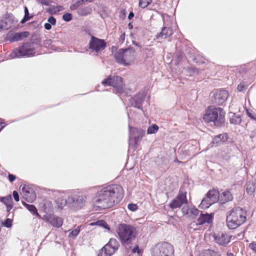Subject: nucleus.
I'll return each instance as SVG.
<instances>
[{
    "label": "nucleus",
    "instance_id": "nucleus-1",
    "mask_svg": "<svg viewBox=\"0 0 256 256\" xmlns=\"http://www.w3.org/2000/svg\"><path fill=\"white\" fill-rule=\"evenodd\" d=\"M122 196V189L120 186H109L98 192L93 200L94 206L100 209L109 208L118 204Z\"/></svg>",
    "mask_w": 256,
    "mask_h": 256
},
{
    "label": "nucleus",
    "instance_id": "nucleus-2",
    "mask_svg": "<svg viewBox=\"0 0 256 256\" xmlns=\"http://www.w3.org/2000/svg\"><path fill=\"white\" fill-rule=\"evenodd\" d=\"M116 232L123 246H128L132 244L138 235L136 228L126 224H119L116 228Z\"/></svg>",
    "mask_w": 256,
    "mask_h": 256
},
{
    "label": "nucleus",
    "instance_id": "nucleus-3",
    "mask_svg": "<svg viewBox=\"0 0 256 256\" xmlns=\"http://www.w3.org/2000/svg\"><path fill=\"white\" fill-rule=\"evenodd\" d=\"M246 212L240 207L233 208L226 216V224L230 229H235L246 220Z\"/></svg>",
    "mask_w": 256,
    "mask_h": 256
},
{
    "label": "nucleus",
    "instance_id": "nucleus-4",
    "mask_svg": "<svg viewBox=\"0 0 256 256\" xmlns=\"http://www.w3.org/2000/svg\"><path fill=\"white\" fill-rule=\"evenodd\" d=\"M226 113L222 108L209 106L203 116L206 122H212L216 126H222L225 122Z\"/></svg>",
    "mask_w": 256,
    "mask_h": 256
},
{
    "label": "nucleus",
    "instance_id": "nucleus-5",
    "mask_svg": "<svg viewBox=\"0 0 256 256\" xmlns=\"http://www.w3.org/2000/svg\"><path fill=\"white\" fill-rule=\"evenodd\" d=\"M136 56V52L133 48H120L114 54L116 60L124 66L132 64Z\"/></svg>",
    "mask_w": 256,
    "mask_h": 256
},
{
    "label": "nucleus",
    "instance_id": "nucleus-6",
    "mask_svg": "<svg viewBox=\"0 0 256 256\" xmlns=\"http://www.w3.org/2000/svg\"><path fill=\"white\" fill-rule=\"evenodd\" d=\"M152 256H174V248L167 242H160L152 249Z\"/></svg>",
    "mask_w": 256,
    "mask_h": 256
},
{
    "label": "nucleus",
    "instance_id": "nucleus-7",
    "mask_svg": "<svg viewBox=\"0 0 256 256\" xmlns=\"http://www.w3.org/2000/svg\"><path fill=\"white\" fill-rule=\"evenodd\" d=\"M102 84L104 86H112L118 94H122L124 92V85L123 84L122 78L116 76L112 77L108 76L107 78L104 80Z\"/></svg>",
    "mask_w": 256,
    "mask_h": 256
},
{
    "label": "nucleus",
    "instance_id": "nucleus-8",
    "mask_svg": "<svg viewBox=\"0 0 256 256\" xmlns=\"http://www.w3.org/2000/svg\"><path fill=\"white\" fill-rule=\"evenodd\" d=\"M59 193L60 195L62 196L66 197V196H68V204H70L72 206L76 208H80L84 204V200L82 196L76 195L70 196V195H72V190L59 192Z\"/></svg>",
    "mask_w": 256,
    "mask_h": 256
},
{
    "label": "nucleus",
    "instance_id": "nucleus-9",
    "mask_svg": "<svg viewBox=\"0 0 256 256\" xmlns=\"http://www.w3.org/2000/svg\"><path fill=\"white\" fill-rule=\"evenodd\" d=\"M34 48L28 44H24L18 48L14 49L12 52L10 56L11 58H18L22 56H34Z\"/></svg>",
    "mask_w": 256,
    "mask_h": 256
},
{
    "label": "nucleus",
    "instance_id": "nucleus-10",
    "mask_svg": "<svg viewBox=\"0 0 256 256\" xmlns=\"http://www.w3.org/2000/svg\"><path fill=\"white\" fill-rule=\"evenodd\" d=\"M120 244L115 238H110L100 251L98 256H111L118 248Z\"/></svg>",
    "mask_w": 256,
    "mask_h": 256
},
{
    "label": "nucleus",
    "instance_id": "nucleus-11",
    "mask_svg": "<svg viewBox=\"0 0 256 256\" xmlns=\"http://www.w3.org/2000/svg\"><path fill=\"white\" fill-rule=\"evenodd\" d=\"M130 129V144L135 148L137 144L140 141L144 134V131L142 129L132 128L129 126Z\"/></svg>",
    "mask_w": 256,
    "mask_h": 256
},
{
    "label": "nucleus",
    "instance_id": "nucleus-12",
    "mask_svg": "<svg viewBox=\"0 0 256 256\" xmlns=\"http://www.w3.org/2000/svg\"><path fill=\"white\" fill-rule=\"evenodd\" d=\"M106 46V42L104 40L98 38L94 36H92L91 40L89 42V48L98 52L104 50Z\"/></svg>",
    "mask_w": 256,
    "mask_h": 256
},
{
    "label": "nucleus",
    "instance_id": "nucleus-13",
    "mask_svg": "<svg viewBox=\"0 0 256 256\" xmlns=\"http://www.w3.org/2000/svg\"><path fill=\"white\" fill-rule=\"evenodd\" d=\"M228 92L226 90H217L213 94L212 101L214 104L222 105L228 99Z\"/></svg>",
    "mask_w": 256,
    "mask_h": 256
},
{
    "label": "nucleus",
    "instance_id": "nucleus-14",
    "mask_svg": "<svg viewBox=\"0 0 256 256\" xmlns=\"http://www.w3.org/2000/svg\"><path fill=\"white\" fill-rule=\"evenodd\" d=\"M186 194V192L180 190L178 196L170 204L169 206L171 208L174 209L180 208L184 204H187Z\"/></svg>",
    "mask_w": 256,
    "mask_h": 256
},
{
    "label": "nucleus",
    "instance_id": "nucleus-15",
    "mask_svg": "<svg viewBox=\"0 0 256 256\" xmlns=\"http://www.w3.org/2000/svg\"><path fill=\"white\" fill-rule=\"evenodd\" d=\"M44 220L49 222L52 226L56 228H60L63 224L62 218L53 214H48L44 216Z\"/></svg>",
    "mask_w": 256,
    "mask_h": 256
},
{
    "label": "nucleus",
    "instance_id": "nucleus-16",
    "mask_svg": "<svg viewBox=\"0 0 256 256\" xmlns=\"http://www.w3.org/2000/svg\"><path fill=\"white\" fill-rule=\"evenodd\" d=\"M22 198L29 202H32L36 198V194L32 189L28 186H24L22 190Z\"/></svg>",
    "mask_w": 256,
    "mask_h": 256
},
{
    "label": "nucleus",
    "instance_id": "nucleus-17",
    "mask_svg": "<svg viewBox=\"0 0 256 256\" xmlns=\"http://www.w3.org/2000/svg\"><path fill=\"white\" fill-rule=\"evenodd\" d=\"M145 98V94L144 92H140L131 98L130 102L132 106L137 108L138 109H142V104Z\"/></svg>",
    "mask_w": 256,
    "mask_h": 256
},
{
    "label": "nucleus",
    "instance_id": "nucleus-18",
    "mask_svg": "<svg viewBox=\"0 0 256 256\" xmlns=\"http://www.w3.org/2000/svg\"><path fill=\"white\" fill-rule=\"evenodd\" d=\"M214 240L218 244L226 246L230 242V236L226 233L221 232L215 236Z\"/></svg>",
    "mask_w": 256,
    "mask_h": 256
},
{
    "label": "nucleus",
    "instance_id": "nucleus-19",
    "mask_svg": "<svg viewBox=\"0 0 256 256\" xmlns=\"http://www.w3.org/2000/svg\"><path fill=\"white\" fill-rule=\"evenodd\" d=\"M213 214H201L197 220L198 225H201L204 223H210L212 222Z\"/></svg>",
    "mask_w": 256,
    "mask_h": 256
},
{
    "label": "nucleus",
    "instance_id": "nucleus-20",
    "mask_svg": "<svg viewBox=\"0 0 256 256\" xmlns=\"http://www.w3.org/2000/svg\"><path fill=\"white\" fill-rule=\"evenodd\" d=\"M228 139V135L227 134H221L214 136L211 144H216V146H219L226 142Z\"/></svg>",
    "mask_w": 256,
    "mask_h": 256
},
{
    "label": "nucleus",
    "instance_id": "nucleus-21",
    "mask_svg": "<svg viewBox=\"0 0 256 256\" xmlns=\"http://www.w3.org/2000/svg\"><path fill=\"white\" fill-rule=\"evenodd\" d=\"M30 34L28 32H23L14 34L12 36H9V40L10 42H17L24 38H27Z\"/></svg>",
    "mask_w": 256,
    "mask_h": 256
},
{
    "label": "nucleus",
    "instance_id": "nucleus-22",
    "mask_svg": "<svg viewBox=\"0 0 256 256\" xmlns=\"http://www.w3.org/2000/svg\"><path fill=\"white\" fill-rule=\"evenodd\" d=\"M206 196V200H210V202L214 204L218 200L219 192L216 190H210L208 192Z\"/></svg>",
    "mask_w": 256,
    "mask_h": 256
},
{
    "label": "nucleus",
    "instance_id": "nucleus-23",
    "mask_svg": "<svg viewBox=\"0 0 256 256\" xmlns=\"http://www.w3.org/2000/svg\"><path fill=\"white\" fill-rule=\"evenodd\" d=\"M173 34L172 30L170 28L164 27L162 28L161 32L156 34V38H165L167 37L171 36Z\"/></svg>",
    "mask_w": 256,
    "mask_h": 256
},
{
    "label": "nucleus",
    "instance_id": "nucleus-24",
    "mask_svg": "<svg viewBox=\"0 0 256 256\" xmlns=\"http://www.w3.org/2000/svg\"><path fill=\"white\" fill-rule=\"evenodd\" d=\"M182 211L184 214H189L190 216L193 215L194 216H198L199 214V210L196 208H185L184 207L182 208Z\"/></svg>",
    "mask_w": 256,
    "mask_h": 256
},
{
    "label": "nucleus",
    "instance_id": "nucleus-25",
    "mask_svg": "<svg viewBox=\"0 0 256 256\" xmlns=\"http://www.w3.org/2000/svg\"><path fill=\"white\" fill-rule=\"evenodd\" d=\"M90 226H98L100 227H102L106 229L108 231L110 230V228L108 226L106 222L103 220H99L96 222H92L90 224Z\"/></svg>",
    "mask_w": 256,
    "mask_h": 256
},
{
    "label": "nucleus",
    "instance_id": "nucleus-26",
    "mask_svg": "<svg viewBox=\"0 0 256 256\" xmlns=\"http://www.w3.org/2000/svg\"><path fill=\"white\" fill-rule=\"evenodd\" d=\"M222 200L223 201L224 203L232 200L233 197L229 191H225L222 192Z\"/></svg>",
    "mask_w": 256,
    "mask_h": 256
},
{
    "label": "nucleus",
    "instance_id": "nucleus-27",
    "mask_svg": "<svg viewBox=\"0 0 256 256\" xmlns=\"http://www.w3.org/2000/svg\"><path fill=\"white\" fill-rule=\"evenodd\" d=\"M214 204L212 202H210V200H206V196L202 200L200 207L202 209H206L210 207V206Z\"/></svg>",
    "mask_w": 256,
    "mask_h": 256
},
{
    "label": "nucleus",
    "instance_id": "nucleus-28",
    "mask_svg": "<svg viewBox=\"0 0 256 256\" xmlns=\"http://www.w3.org/2000/svg\"><path fill=\"white\" fill-rule=\"evenodd\" d=\"M0 20L3 25L4 30H8L11 27L12 22L10 18H6Z\"/></svg>",
    "mask_w": 256,
    "mask_h": 256
},
{
    "label": "nucleus",
    "instance_id": "nucleus-29",
    "mask_svg": "<svg viewBox=\"0 0 256 256\" xmlns=\"http://www.w3.org/2000/svg\"><path fill=\"white\" fill-rule=\"evenodd\" d=\"M241 121L242 119L239 115H236L235 114H234L230 118V122L231 124H240Z\"/></svg>",
    "mask_w": 256,
    "mask_h": 256
},
{
    "label": "nucleus",
    "instance_id": "nucleus-30",
    "mask_svg": "<svg viewBox=\"0 0 256 256\" xmlns=\"http://www.w3.org/2000/svg\"><path fill=\"white\" fill-rule=\"evenodd\" d=\"M256 186L253 182H248L246 184V192L250 194H252L255 190Z\"/></svg>",
    "mask_w": 256,
    "mask_h": 256
},
{
    "label": "nucleus",
    "instance_id": "nucleus-31",
    "mask_svg": "<svg viewBox=\"0 0 256 256\" xmlns=\"http://www.w3.org/2000/svg\"><path fill=\"white\" fill-rule=\"evenodd\" d=\"M27 209L30 210L32 213L34 214H36L37 216H40L39 214L38 213L37 210L36 208L32 204H28L26 203L24 204Z\"/></svg>",
    "mask_w": 256,
    "mask_h": 256
},
{
    "label": "nucleus",
    "instance_id": "nucleus-32",
    "mask_svg": "<svg viewBox=\"0 0 256 256\" xmlns=\"http://www.w3.org/2000/svg\"><path fill=\"white\" fill-rule=\"evenodd\" d=\"M56 203L58 208L60 209H62V208L66 205L68 202L66 198H62L58 200Z\"/></svg>",
    "mask_w": 256,
    "mask_h": 256
},
{
    "label": "nucleus",
    "instance_id": "nucleus-33",
    "mask_svg": "<svg viewBox=\"0 0 256 256\" xmlns=\"http://www.w3.org/2000/svg\"><path fill=\"white\" fill-rule=\"evenodd\" d=\"M158 129V127L156 124H152L148 128L147 130V132L148 134H154L157 132Z\"/></svg>",
    "mask_w": 256,
    "mask_h": 256
},
{
    "label": "nucleus",
    "instance_id": "nucleus-34",
    "mask_svg": "<svg viewBox=\"0 0 256 256\" xmlns=\"http://www.w3.org/2000/svg\"><path fill=\"white\" fill-rule=\"evenodd\" d=\"M0 201L4 203L6 205H7L10 203H12V196L11 195H8L6 197H2L0 198Z\"/></svg>",
    "mask_w": 256,
    "mask_h": 256
},
{
    "label": "nucleus",
    "instance_id": "nucleus-35",
    "mask_svg": "<svg viewBox=\"0 0 256 256\" xmlns=\"http://www.w3.org/2000/svg\"><path fill=\"white\" fill-rule=\"evenodd\" d=\"M199 256H217V254L214 252L206 250L201 253Z\"/></svg>",
    "mask_w": 256,
    "mask_h": 256
},
{
    "label": "nucleus",
    "instance_id": "nucleus-36",
    "mask_svg": "<svg viewBox=\"0 0 256 256\" xmlns=\"http://www.w3.org/2000/svg\"><path fill=\"white\" fill-rule=\"evenodd\" d=\"M30 18V17L29 16V13L28 8L25 6L24 8V18L22 20L20 21V22L22 24H24L26 21H28Z\"/></svg>",
    "mask_w": 256,
    "mask_h": 256
},
{
    "label": "nucleus",
    "instance_id": "nucleus-37",
    "mask_svg": "<svg viewBox=\"0 0 256 256\" xmlns=\"http://www.w3.org/2000/svg\"><path fill=\"white\" fill-rule=\"evenodd\" d=\"M152 0H140L139 6L142 8H146L151 2Z\"/></svg>",
    "mask_w": 256,
    "mask_h": 256
},
{
    "label": "nucleus",
    "instance_id": "nucleus-38",
    "mask_svg": "<svg viewBox=\"0 0 256 256\" xmlns=\"http://www.w3.org/2000/svg\"><path fill=\"white\" fill-rule=\"evenodd\" d=\"M78 13L81 16H86L89 13V9L88 8L79 9L78 11Z\"/></svg>",
    "mask_w": 256,
    "mask_h": 256
},
{
    "label": "nucleus",
    "instance_id": "nucleus-39",
    "mask_svg": "<svg viewBox=\"0 0 256 256\" xmlns=\"http://www.w3.org/2000/svg\"><path fill=\"white\" fill-rule=\"evenodd\" d=\"M80 231V227L78 226L76 229L73 230L69 234V236H76Z\"/></svg>",
    "mask_w": 256,
    "mask_h": 256
},
{
    "label": "nucleus",
    "instance_id": "nucleus-40",
    "mask_svg": "<svg viewBox=\"0 0 256 256\" xmlns=\"http://www.w3.org/2000/svg\"><path fill=\"white\" fill-rule=\"evenodd\" d=\"M94 0H82L78 1L76 4H74V5H72L70 6V8L72 10L76 9L77 8V6H78L79 5L81 4L84 1L88 2H92L94 1Z\"/></svg>",
    "mask_w": 256,
    "mask_h": 256
},
{
    "label": "nucleus",
    "instance_id": "nucleus-41",
    "mask_svg": "<svg viewBox=\"0 0 256 256\" xmlns=\"http://www.w3.org/2000/svg\"><path fill=\"white\" fill-rule=\"evenodd\" d=\"M72 16L70 13H66L62 16V19L66 22H70L72 20Z\"/></svg>",
    "mask_w": 256,
    "mask_h": 256
},
{
    "label": "nucleus",
    "instance_id": "nucleus-42",
    "mask_svg": "<svg viewBox=\"0 0 256 256\" xmlns=\"http://www.w3.org/2000/svg\"><path fill=\"white\" fill-rule=\"evenodd\" d=\"M128 210L132 212H134L137 210L138 207L136 204H130L128 206Z\"/></svg>",
    "mask_w": 256,
    "mask_h": 256
},
{
    "label": "nucleus",
    "instance_id": "nucleus-43",
    "mask_svg": "<svg viewBox=\"0 0 256 256\" xmlns=\"http://www.w3.org/2000/svg\"><path fill=\"white\" fill-rule=\"evenodd\" d=\"M4 226H6V228L10 227L12 225V220L10 218H6L4 223Z\"/></svg>",
    "mask_w": 256,
    "mask_h": 256
},
{
    "label": "nucleus",
    "instance_id": "nucleus-44",
    "mask_svg": "<svg viewBox=\"0 0 256 256\" xmlns=\"http://www.w3.org/2000/svg\"><path fill=\"white\" fill-rule=\"evenodd\" d=\"M246 114L252 120H256V114L252 113L248 110H246Z\"/></svg>",
    "mask_w": 256,
    "mask_h": 256
},
{
    "label": "nucleus",
    "instance_id": "nucleus-45",
    "mask_svg": "<svg viewBox=\"0 0 256 256\" xmlns=\"http://www.w3.org/2000/svg\"><path fill=\"white\" fill-rule=\"evenodd\" d=\"M48 24H50L51 25H54L56 23V20L54 17L51 16L48 18Z\"/></svg>",
    "mask_w": 256,
    "mask_h": 256
},
{
    "label": "nucleus",
    "instance_id": "nucleus-46",
    "mask_svg": "<svg viewBox=\"0 0 256 256\" xmlns=\"http://www.w3.org/2000/svg\"><path fill=\"white\" fill-rule=\"evenodd\" d=\"M248 247L256 253V243L252 242L249 244Z\"/></svg>",
    "mask_w": 256,
    "mask_h": 256
},
{
    "label": "nucleus",
    "instance_id": "nucleus-47",
    "mask_svg": "<svg viewBox=\"0 0 256 256\" xmlns=\"http://www.w3.org/2000/svg\"><path fill=\"white\" fill-rule=\"evenodd\" d=\"M12 194L14 200L16 202H18L20 199L18 192L16 190H14L12 192Z\"/></svg>",
    "mask_w": 256,
    "mask_h": 256
},
{
    "label": "nucleus",
    "instance_id": "nucleus-48",
    "mask_svg": "<svg viewBox=\"0 0 256 256\" xmlns=\"http://www.w3.org/2000/svg\"><path fill=\"white\" fill-rule=\"evenodd\" d=\"M245 89H246V86H244V84H240L238 85V86L237 87V90L239 92H242Z\"/></svg>",
    "mask_w": 256,
    "mask_h": 256
},
{
    "label": "nucleus",
    "instance_id": "nucleus-49",
    "mask_svg": "<svg viewBox=\"0 0 256 256\" xmlns=\"http://www.w3.org/2000/svg\"><path fill=\"white\" fill-rule=\"evenodd\" d=\"M8 180L10 182H12L16 179V176L12 174H9L8 176Z\"/></svg>",
    "mask_w": 256,
    "mask_h": 256
},
{
    "label": "nucleus",
    "instance_id": "nucleus-50",
    "mask_svg": "<svg viewBox=\"0 0 256 256\" xmlns=\"http://www.w3.org/2000/svg\"><path fill=\"white\" fill-rule=\"evenodd\" d=\"M52 26L50 24L47 23H46L44 24V28L47 30H50L52 28Z\"/></svg>",
    "mask_w": 256,
    "mask_h": 256
},
{
    "label": "nucleus",
    "instance_id": "nucleus-51",
    "mask_svg": "<svg viewBox=\"0 0 256 256\" xmlns=\"http://www.w3.org/2000/svg\"><path fill=\"white\" fill-rule=\"evenodd\" d=\"M132 252H133L134 253H138V254H140V250H139L138 248V246H136V247L134 248V249L132 250Z\"/></svg>",
    "mask_w": 256,
    "mask_h": 256
},
{
    "label": "nucleus",
    "instance_id": "nucleus-52",
    "mask_svg": "<svg viewBox=\"0 0 256 256\" xmlns=\"http://www.w3.org/2000/svg\"><path fill=\"white\" fill-rule=\"evenodd\" d=\"M7 207V209L8 211H10L12 208V204L10 203L6 205Z\"/></svg>",
    "mask_w": 256,
    "mask_h": 256
},
{
    "label": "nucleus",
    "instance_id": "nucleus-53",
    "mask_svg": "<svg viewBox=\"0 0 256 256\" xmlns=\"http://www.w3.org/2000/svg\"><path fill=\"white\" fill-rule=\"evenodd\" d=\"M120 38L121 40L122 41V42H124V41L125 39V34L124 33H123L121 34V36H120Z\"/></svg>",
    "mask_w": 256,
    "mask_h": 256
},
{
    "label": "nucleus",
    "instance_id": "nucleus-54",
    "mask_svg": "<svg viewBox=\"0 0 256 256\" xmlns=\"http://www.w3.org/2000/svg\"><path fill=\"white\" fill-rule=\"evenodd\" d=\"M134 16V14L132 12H130L128 16V18L130 20Z\"/></svg>",
    "mask_w": 256,
    "mask_h": 256
},
{
    "label": "nucleus",
    "instance_id": "nucleus-55",
    "mask_svg": "<svg viewBox=\"0 0 256 256\" xmlns=\"http://www.w3.org/2000/svg\"><path fill=\"white\" fill-rule=\"evenodd\" d=\"M227 256H234L232 253L230 252H228Z\"/></svg>",
    "mask_w": 256,
    "mask_h": 256
},
{
    "label": "nucleus",
    "instance_id": "nucleus-56",
    "mask_svg": "<svg viewBox=\"0 0 256 256\" xmlns=\"http://www.w3.org/2000/svg\"><path fill=\"white\" fill-rule=\"evenodd\" d=\"M174 162H180L178 159H176L174 160Z\"/></svg>",
    "mask_w": 256,
    "mask_h": 256
},
{
    "label": "nucleus",
    "instance_id": "nucleus-57",
    "mask_svg": "<svg viewBox=\"0 0 256 256\" xmlns=\"http://www.w3.org/2000/svg\"><path fill=\"white\" fill-rule=\"evenodd\" d=\"M3 127H4V126H2L1 124H0V131L2 128Z\"/></svg>",
    "mask_w": 256,
    "mask_h": 256
}]
</instances>
